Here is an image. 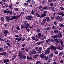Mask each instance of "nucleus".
<instances>
[{
  "mask_svg": "<svg viewBox=\"0 0 64 64\" xmlns=\"http://www.w3.org/2000/svg\"><path fill=\"white\" fill-rule=\"evenodd\" d=\"M45 54H46L45 53L42 54L40 55L41 57L42 58H44V60H47V62L50 63V60L51 61V59L48 56H47L46 57L45 56Z\"/></svg>",
  "mask_w": 64,
  "mask_h": 64,
  "instance_id": "obj_1",
  "label": "nucleus"
},
{
  "mask_svg": "<svg viewBox=\"0 0 64 64\" xmlns=\"http://www.w3.org/2000/svg\"><path fill=\"white\" fill-rule=\"evenodd\" d=\"M6 21L7 22H9L10 20H12L15 19L14 16H6Z\"/></svg>",
  "mask_w": 64,
  "mask_h": 64,
  "instance_id": "obj_2",
  "label": "nucleus"
},
{
  "mask_svg": "<svg viewBox=\"0 0 64 64\" xmlns=\"http://www.w3.org/2000/svg\"><path fill=\"white\" fill-rule=\"evenodd\" d=\"M24 27L25 29H27L29 27H30V25L29 24L27 23V21L25 20L24 22Z\"/></svg>",
  "mask_w": 64,
  "mask_h": 64,
  "instance_id": "obj_3",
  "label": "nucleus"
},
{
  "mask_svg": "<svg viewBox=\"0 0 64 64\" xmlns=\"http://www.w3.org/2000/svg\"><path fill=\"white\" fill-rule=\"evenodd\" d=\"M42 48L40 47V48L36 47V50L37 51H38L37 52L38 54H40L41 53V51H42Z\"/></svg>",
  "mask_w": 64,
  "mask_h": 64,
  "instance_id": "obj_4",
  "label": "nucleus"
},
{
  "mask_svg": "<svg viewBox=\"0 0 64 64\" xmlns=\"http://www.w3.org/2000/svg\"><path fill=\"white\" fill-rule=\"evenodd\" d=\"M2 32H4V34H3V35L4 36H7V35H8L9 33V31L7 30H4H4H2Z\"/></svg>",
  "mask_w": 64,
  "mask_h": 64,
  "instance_id": "obj_5",
  "label": "nucleus"
},
{
  "mask_svg": "<svg viewBox=\"0 0 64 64\" xmlns=\"http://www.w3.org/2000/svg\"><path fill=\"white\" fill-rule=\"evenodd\" d=\"M58 36H57L58 38H60L61 37H62V32L60 31L58 34Z\"/></svg>",
  "mask_w": 64,
  "mask_h": 64,
  "instance_id": "obj_6",
  "label": "nucleus"
},
{
  "mask_svg": "<svg viewBox=\"0 0 64 64\" xmlns=\"http://www.w3.org/2000/svg\"><path fill=\"white\" fill-rule=\"evenodd\" d=\"M26 18L27 20H31L32 19V18H33V17H32V16H27Z\"/></svg>",
  "mask_w": 64,
  "mask_h": 64,
  "instance_id": "obj_7",
  "label": "nucleus"
},
{
  "mask_svg": "<svg viewBox=\"0 0 64 64\" xmlns=\"http://www.w3.org/2000/svg\"><path fill=\"white\" fill-rule=\"evenodd\" d=\"M24 55L21 54V52L20 51L19 52V54L18 56H19L20 58V59H21L23 58V56Z\"/></svg>",
  "mask_w": 64,
  "mask_h": 64,
  "instance_id": "obj_8",
  "label": "nucleus"
},
{
  "mask_svg": "<svg viewBox=\"0 0 64 64\" xmlns=\"http://www.w3.org/2000/svg\"><path fill=\"white\" fill-rule=\"evenodd\" d=\"M50 48H51V50H56V48L53 45H52L50 46Z\"/></svg>",
  "mask_w": 64,
  "mask_h": 64,
  "instance_id": "obj_9",
  "label": "nucleus"
},
{
  "mask_svg": "<svg viewBox=\"0 0 64 64\" xmlns=\"http://www.w3.org/2000/svg\"><path fill=\"white\" fill-rule=\"evenodd\" d=\"M0 55H4V56H6L7 54L6 52H4L3 53H0Z\"/></svg>",
  "mask_w": 64,
  "mask_h": 64,
  "instance_id": "obj_10",
  "label": "nucleus"
},
{
  "mask_svg": "<svg viewBox=\"0 0 64 64\" xmlns=\"http://www.w3.org/2000/svg\"><path fill=\"white\" fill-rule=\"evenodd\" d=\"M57 48L60 50H62L63 49V48L60 47V46H59L57 47Z\"/></svg>",
  "mask_w": 64,
  "mask_h": 64,
  "instance_id": "obj_11",
  "label": "nucleus"
},
{
  "mask_svg": "<svg viewBox=\"0 0 64 64\" xmlns=\"http://www.w3.org/2000/svg\"><path fill=\"white\" fill-rule=\"evenodd\" d=\"M9 61V60L8 59H4V63H6Z\"/></svg>",
  "mask_w": 64,
  "mask_h": 64,
  "instance_id": "obj_12",
  "label": "nucleus"
},
{
  "mask_svg": "<svg viewBox=\"0 0 64 64\" xmlns=\"http://www.w3.org/2000/svg\"><path fill=\"white\" fill-rule=\"evenodd\" d=\"M54 41L57 43H60V41L58 40L57 38H56L54 39Z\"/></svg>",
  "mask_w": 64,
  "mask_h": 64,
  "instance_id": "obj_13",
  "label": "nucleus"
},
{
  "mask_svg": "<svg viewBox=\"0 0 64 64\" xmlns=\"http://www.w3.org/2000/svg\"><path fill=\"white\" fill-rule=\"evenodd\" d=\"M50 50H46L44 52L46 54H49V53H50Z\"/></svg>",
  "mask_w": 64,
  "mask_h": 64,
  "instance_id": "obj_14",
  "label": "nucleus"
},
{
  "mask_svg": "<svg viewBox=\"0 0 64 64\" xmlns=\"http://www.w3.org/2000/svg\"><path fill=\"white\" fill-rule=\"evenodd\" d=\"M52 38H53L54 39H55L56 38H58V36H57V35H55L52 36Z\"/></svg>",
  "mask_w": 64,
  "mask_h": 64,
  "instance_id": "obj_15",
  "label": "nucleus"
},
{
  "mask_svg": "<svg viewBox=\"0 0 64 64\" xmlns=\"http://www.w3.org/2000/svg\"><path fill=\"white\" fill-rule=\"evenodd\" d=\"M14 19H16L17 18H20V17H21L20 15L17 16H14Z\"/></svg>",
  "mask_w": 64,
  "mask_h": 64,
  "instance_id": "obj_16",
  "label": "nucleus"
},
{
  "mask_svg": "<svg viewBox=\"0 0 64 64\" xmlns=\"http://www.w3.org/2000/svg\"><path fill=\"white\" fill-rule=\"evenodd\" d=\"M46 19L44 18L43 19L42 21V24H44V23H46Z\"/></svg>",
  "mask_w": 64,
  "mask_h": 64,
  "instance_id": "obj_17",
  "label": "nucleus"
},
{
  "mask_svg": "<svg viewBox=\"0 0 64 64\" xmlns=\"http://www.w3.org/2000/svg\"><path fill=\"white\" fill-rule=\"evenodd\" d=\"M42 9L44 10H48V6H45V7H44L42 8Z\"/></svg>",
  "mask_w": 64,
  "mask_h": 64,
  "instance_id": "obj_18",
  "label": "nucleus"
},
{
  "mask_svg": "<svg viewBox=\"0 0 64 64\" xmlns=\"http://www.w3.org/2000/svg\"><path fill=\"white\" fill-rule=\"evenodd\" d=\"M46 14H44V13L43 14H41V16L42 17H45V16H46Z\"/></svg>",
  "mask_w": 64,
  "mask_h": 64,
  "instance_id": "obj_19",
  "label": "nucleus"
},
{
  "mask_svg": "<svg viewBox=\"0 0 64 64\" xmlns=\"http://www.w3.org/2000/svg\"><path fill=\"white\" fill-rule=\"evenodd\" d=\"M64 54V53H63V52H60L59 53V56H62V54Z\"/></svg>",
  "mask_w": 64,
  "mask_h": 64,
  "instance_id": "obj_20",
  "label": "nucleus"
},
{
  "mask_svg": "<svg viewBox=\"0 0 64 64\" xmlns=\"http://www.w3.org/2000/svg\"><path fill=\"white\" fill-rule=\"evenodd\" d=\"M49 42H50V40L48 39L46 40V42L48 43V44H49Z\"/></svg>",
  "mask_w": 64,
  "mask_h": 64,
  "instance_id": "obj_21",
  "label": "nucleus"
},
{
  "mask_svg": "<svg viewBox=\"0 0 64 64\" xmlns=\"http://www.w3.org/2000/svg\"><path fill=\"white\" fill-rule=\"evenodd\" d=\"M38 56L39 55H36L34 56V57L35 58H37Z\"/></svg>",
  "mask_w": 64,
  "mask_h": 64,
  "instance_id": "obj_22",
  "label": "nucleus"
},
{
  "mask_svg": "<svg viewBox=\"0 0 64 64\" xmlns=\"http://www.w3.org/2000/svg\"><path fill=\"white\" fill-rule=\"evenodd\" d=\"M63 20V18L61 17V18H59L58 19V20H59V21H62Z\"/></svg>",
  "mask_w": 64,
  "mask_h": 64,
  "instance_id": "obj_23",
  "label": "nucleus"
},
{
  "mask_svg": "<svg viewBox=\"0 0 64 64\" xmlns=\"http://www.w3.org/2000/svg\"><path fill=\"white\" fill-rule=\"evenodd\" d=\"M46 21L47 22H49L50 21V19L49 17H48L46 18Z\"/></svg>",
  "mask_w": 64,
  "mask_h": 64,
  "instance_id": "obj_24",
  "label": "nucleus"
},
{
  "mask_svg": "<svg viewBox=\"0 0 64 64\" xmlns=\"http://www.w3.org/2000/svg\"><path fill=\"white\" fill-rule=\"evenodd\" d=\"M33 54H35L36 53V52L35 50H34L32 51Z\"/></svg>",
  "mask_w": 64,
  "mask_h": 64,
  "instance_id": "obj_25",
  "label": "nucleus"
},
{
  "mask_svg": "<svg viewBox=\"0 0 64 64\" xmlns=\"http://www.w3.org/2000/svg\"><path fill=\"white\" fill-rule=\"evenodd\" d=\"M60 18V16H57L56 17V20H58Z\"/></svg>",
  "mask_w": 64,
  "mask_h": 64,
  "instance_id": "obj_26",
  "label": "nucleus"
},
{
  "mask_svg": "<svg viewBox=\"0 0 64 64\" xmlns=\"http://www.w3.org/2000/svg\"><path fill=\"white\" fill-rule=\"evenodd\" d=\"M53 55H54L53 54V53H51L50 54L49 56L50 57H53Z\"/></svg>",
  "mask_w": 64,
  "mask_h": 64,
  "instance_id": "obj_27",
  "label": "nucleus"
},
{
  "mask_svg": "<svg viewBox=\"0 0 64 64\" xmlns=\"http://www.w3.org/2000/svg\"><path fill=\"white\" fill-rule=\"evenodd\" d=\"M36 64H41V62L40 61H38L36 62Z\"/></svg>",
  "mask_w": 64,
  "mask_h": 64,
  "instance_id": "obj_28",
  "label": "nucleus"
},
{
  "mask_svg": "<svg viewBox=\"0 0 64 64\" xmlns=\"http://www.w3.org/2000/svg\"><path fill=\"white\" fill-rule=\"evenodd\" d=\"M6 45L8 46H11V44L10 42H8L6 44Z\"/></svg>",
  "mask_w": 64,
  "mask_h": 64,
  "instance_id": "obj_29",
  "label": "nucleus"
},
{
  "mask_svg": "<svg viewBox=\"0 0 64 64\" xmlns=\"http://www.w3.org/2000/svg\"><path fill=\"white\" fill-rule=\"evenodd\" d=\"M54 32L55 33H58V32H59V31H58V30H56L54 31Z\"/></svg>",
  "mask_w": 64,
  "mask_h": 64,
  "instance_id": "obj_30",
  "label": "nucleus"
},
{
  "mask_svg": "<svg viewBox=\"0 0 64 64\" xmlns=\"http://www.w3.org/2000/svg\"><path fill=\"white\" fill-rule=\"evenodd\" d=\"M47 30H49L50 31V28L49 27H47L46 28V31H47Z\"/></svg>",
  "mask_w": 64,
  "mask_h": 64,
  "instance_id": "obj_31",
  "label": "nucleus"
},
{
  "mask_svg": "<svg viewBox=\"0 0 64 64\" xmlns=\"http://www.w3.org/2000/svg\"><path fill=\"white\" fill-rule=\"evenodd\" d=\"M30 2H31L32 3V4H35V2H34V1H33V0H30Z\"/></svg>",
  "mask_w": 64,
  "mask_h": 64,
  "instance_id": "obj_32",
  "label": "nucleus"
},
{
  "mask_svg": "<svg viewBox=\"0 0 64 64\" xmlns=\"http://www.w3.org/2000/svg\"><path fill=\"white\" fill-rule=\"evenodd\" d=\"M28 4L26 3H25L24 4V6H28Z\"/></svg>",
  "mask_w": 64,
  "mask_h": 64,
  "instance_id": "obj_33",
  "label": "nucleus"
},
{
  "mask_svg": "<svg viewBox=\"0 0 64 64\" xmlns=\"http://www.w3.org/2000/svg\"><path fill=\"white\" fill-rule=\"evenodd\" d=\"M60 27H64V25L63 24H61L60 25Z\"/></svg>",
  "mask_w": 64,
  "mask_h": 64,
  "instance_id": "obj_34",
  "label": "nucleus"
},
{
  "mask_svg": "<svg viewBox=\"0 0 64 64\" xmlns=\"http://www.w3.org/2000/svg\"><path fill=\"white\" fill-rule=\"evenodd\" d=\"M37 44L38 45H40L41 44V42H37Z\"/></svg>",
  "mask_w": 64,
  "mask_h": 64,
  "instance_id": "obj_35",
  "label": "nucleus"
},
{
  "mask_svg": "<svg viewBox=\"0 0 64 64\" xmlns=\"http://www.w3.org/2000/svg\"><path fill=\"white\" fill-rule=\"evenodd\" d=\"M22 59H26V56L24 55Z\"/></svg>",
  "mask_w": 64,
  "mask_h": 64,
  "instance_id": "obj_36",
  "label": "nucleus"
},
{
  "mask_svg": "<svg viewBox=\"0 0 64 64\" xmlns=\"http://www.w3.org/2000/svg\"><path fill=\"white\" fill-rule=\"evenodd\" d=\"M60 10H64V8L63 7L61 6L60 8Z\"/></svg>",
  "mask_w": 64,
  "mask_h": 64,
  "instance_id": "obj_37",
  "label": "nucleus"
},
{
  "mask_svg": "<svg viewBox=\"0 0 64 64\" xmlns=\"http://www.w3.org/2000/svg\"><path fill=\"white\" fill-rule=\"evenodd\" d=\"M32 39L33 40H35V37L33 36H32Z\"/></svg>",
  "mask_w": 64,
  "mask_h": 64,
  "instance_id": "obj_38",
  "label": "nucleus"
},
{
  "mask_svg": "<svg viewBox=\"0 0 64 64\" xmlns=\"http://www.w3.org/2000/svg\"><path fill=\"white\" fill-rule=\"evenodd\" d=\"M40 31H41L39 29H38L37 30V32L39 33V32H40Z\"/></svg>",
  "mask_w": 64,
  "mask_h": 64,
  "instance_id": "obj_39",
  "label": "nucleus"
},
{
  "mask_svg": "<svg viewBox=\"0 0 64 64\" xmlns=\"http://www.w3.org/2000/svg\"><path fill=\"white\" fill-rule=\"evenodd\" d=\"M38 35L40 37L41 36V33L40 32L38 34Z\"/></svg>",
  "mask_w": 64,
  "mask_h": 64,
  "instance_id": "obj_40",
  "label": "nucleus"
},
{
  "mask_svg": "<svg viewBox=\"0 0 64 64\" xmlns=\"http://www.w3.org/2000/svg\"><path fill=\"white\" fill-rule=\"evenodd\" d=\"M46 3V2L45 1V0H43L42 2V4H45Z\"/></svg>",
  "mask_w": 64,
  "mask_h": 64,
  "instance_id": "obj_41",
  "label": "nucleus"
},
{
  "mask_svg": "<svg viewBox=\"0 0 64 64\" xmlns=\"http://www.w3.org/2000/svg\"><path fill=\"white\" fill-rule=\"evenodd\" d=\"M58 51H55L54 53L55 54H58Z\"/></svg>",
  "mask_w": 64,
  "mask_h": 64,
  "instance_id": "obj_42",
  "label": "nucleus"
},
{
  "mask_svg": "<svg viewBox=\"0 0 64 64\" xmlns=\"http://www.w3.org/2000/svg\"><path fill=\"white\" fill-rule=\"evenodd\" d=\"M4 50V49L3 48H0V51H3V50Z\"/></svg>",
  "mask_w": 64,
  "mask_h": 64,
  "instance_id": "obj_43",
  "label": "nucleus"
},
{
  "mask_svg": "<svg viewBox=\"0 0 64 64\" xmlns=\"http://www.w3.org/2000/svg\"><path fill=\"white\" fill-rule=\"evenodd\" d=\"M32 14H34V10H32V13H31Z\"/></svg>",
  "mask_w": 64,
  "mask_h": 64,
  "instance_id": "obj_44",
  "label": "nucleus"
},
{
  "mask_svg": "<svg viewBox=\"0 0 64 64\" xmlns=\"http://www.w3.org/2000/svg\"><path fill=\"white\" fill-rule=\"evenodd\" d=\"M21 29H23V28H24V26H23V25H21Z\"/></svg>",
  "mask_w": 64,
  "mask_h": 64,
  "instance_id": "obj_45",
  "label": "nucleus"
},
{
  "mask_svg": "<svg viewBox=\"0 0 64 64\" xmlns=\"http://www.w3.org/2000/svg\"><path fill=\"white\" fill-rule=\"evenodd\" d=\"M62 12H59V13H58L57 14H58V15H62Z\"/></svg>",
  "mask_w": 64,
  "mask_h": 64,
  "instance_id": "obj_46",
  "label": "nucleus"
},
{
  "mask_svg": "<svg viewBox=\"0 0 64 64\" xmlns=\"http://www.w3.org/2000/svg\"><path fill=\"white\" fill-rule=\"evenodd\" d=\"M12 7V4H10L9 6V8H11Z\"/></svg>",
  "mask_w": 64,
  "mask_h": 64,
  "instance_id": "obj_47",
  "label": "nucleus"
},
{
  "mask_svg": "<svg viewBox=\"0 0 64 64\" xmlns=\"http://www.w3.org/2000/svg\"><path fill=\"white\" fill-rule=\"evenodd\" d=\"M14 10L16 12L17 11H18V8H14Z\"/></svg>",
  "mask_w": 64,
  "mask_h": 64,
  "instance_id": "obj_48",
  "label": "nucleus"
},
{
  "mask_svg": "<svg viewBox=\"0 0 64 64\" xmlns=\"http://www.w3.org/2000/svg\"><path fill=\"white\" fill-rule=\"evenodd\" d=\"M29 54L30 55H32V54H33V52H30L29 53Z\"/></svg>",
  "mask_w": 64,
  "mask_h": 64,
  "instance_id": "obj_49",
  "label": "nucleus"
},
{
  "mask_svg": "<svg viewBox=\"0 0 64 64\" xmlns=\"http://www.w3.org/2000/svg\"><path fill=\"white\" fill-rule=\"evenodd\" d=\"M4 18L3 17H2L1 18V21H4Z\"/></svg>",
  "mask_w": 64,
  "mask_h": 64,
  "instance_id": "obj_50",
  "label": "nucleus"
},
{
  "mask_svg": "<svg viewBox=\"0 0 64 64\" xmlns=\"http://www.w3.org/2000/svg\"><path fill=\"white\" fill-rule=\"evenodd\" d=\"M60 43H61V45H62V44H63V41H62V40H60Z\"/></svg>",
  "mask_w": 64,
  "mask_h": 64,
  "instance_id": "obj_51",
  "label": "nucleus"
},
{
  "mask_svg": "<svg viewBox=\"0 0 64 64\" xmlns=\"http://www.w3.org/2000/svg\"><path fill=\"white\" fill-rule=\"evenodd\" d=\"M39 9H41V8H43V7L42 6H38Z\"/></svg>",
  "mask_w": 64,
  "mask_h": 64,
  "instance_id": "obj_52",
  "label": "nucleus"
},
{
  "mask_svg": "<svg viewBox=\"0 0 64 64\" xmlns=\"http://www.w3.org/2000/svg\"><path fill=\"white\" fill-rule=\"evenodd\" d=\"M0 41H5V40H4L3 39V38H1L0 39Z\"/></svg>",
  "mask_w": 64,
  "mask_h": 64,
  "instance_id": "obj_53",
  "label": "nucleus"
},
{
  "mask_svg": "<svg viewBox=\"0 0 64 64\" xmlns=\"http://www.w3.org/2000/svg\"><path fill=\"white\" fill-rule=\"evenodd\" d=\"M52 29H56V27L55 26H54L52 27Z\"/></svg>",
  "mask_w": 64,
  "mask_h": 64,
  "instance_id": "obj_54",
  "label": "nucleus"
},
{
  "mask_svg": "<svg viewBox=\"0 0 64 64\" xmlns=\"http://www.w3.org/2000/svg\"><path fill=\"white\" fill-rule=\"evenodd\" d=\"M50 6H53V3H51L50 4Z\"/></svg>",
  "mask_w": 64,
  "mask_h": 64,
  "instance_id": "obj_55",
  "label": "nucleus"
},
{
  "mask_svg": "<svg viewBox=\"0 0 64 64\" xmlns=\"http://www.w3.org/2000/svg\"><path fill=\"white\" fill-rule=\"evenodd\" d=\"M46 13H47V11H44L43 12V13L46 14Z\"/></svg>",
  "mask_w": 64,
  "mask_h": 64,
  "instance_id": "obj_56",
  "label": "nucleus"
},
{
  "mask_svg": "<svg viewBox=\"0 0 64 64\" xmlns=\"http://www.w3.org/2000/svg\"><path fill=\"white\" fill-rule=\"evenodd\" d=\"M63 62H64V61L62 60H61L60 61V63H63Z\"/></svg>",
  "mask_w": 64,
  "mask_h": 64,
  "instance_id": "obj_57",
  "label": "nucleus"
},
{
  "mask_svg": "<svg viewBox=\"0 0 64 64\" xmlns=\"http://www.w3.org/2000/svg\"><path fill=\"white\" fill-rule=\"evenodd\" d=\"M10 15L12 14V11H10Z\"/></svg>",
  "mask_w": 64,
  "mask_h": 64,
  "instance_id": "obj_58",
  "label": "nucleus"
},
{
  "mask_svg": "<svg viewBox=\"0 0 64 64\" xmlns=\"http://www.w3.org/2000/svg\"><path fill=\"white\" fill-rule=\"evenodd\" d=\"M4 48L5 49H7L8 48V46H4Z\"/></svg>",
  "mask_w": 64,
  "mask_h": 64,
  "instance_id": "obj_59",
  "label": "nucleus"
},
{
  "mask_svg": "<svg viewBox=\"0 0 64 64\" xmlns=\"http://www.w3.org/2000/svg\"><path fill=\"white\" fill-rule=\"evenodd\" d=\"M51 19L52 20H53L54 19V18L53 17L51 16Z\"/></svg>",
  "mask_w": 64,
  "mask_h": 64,
  "instance_id": "obj_60",
  "label": "nucleus"
},
{
  "mask_svg": "<svg viewBox=\"0 0 64 64\" xmlns=\"http://www.w3.org/2000/svg\"><path fill=\"white\" fill-rule=\"evenodd\" d=\"M50 42H54V40H53L52 39L51 40H50Z\"/></svg>",
  "mask_w": 64,
  "mask_h": 64,
  "instance_id": "obj_61",
  "label": "nucleus"
},
{
  "mask_svg": "<svg viewBox=\"0 0 64 64\" xmlns=\"http://www.w3.org/2000/svg\"><path fill=\"white\" fill-rule=\"evenodd\" d=\"M16 29L17 30H20V28H19V27H16Z\"/></svg>",
  "mask_w": 64,
  "mask_h": 64,
  "instance_id": "obj_62",
  "label": "nucleus"
},
{
  "mask_svg": "<svg viewBox=\"0 0 64 64\" xmlns=\"http://www.w3.org/2000/svg\"><path fill=\"white\" fill-rule=\"evenodd\" d=\"M26 50V52H28L29 51V49H27Z\"/></svg>",
  "mask_w": 64,
  "mask_h": 64,
  "instance_id": "obj_63",
  "label": "nucleus"
},
{
  "mask_svg": "<svg viewBox=\"0 0 64 64\" xmlns=\"http://www.w3.org/2000/svg\"><path fill=\"white\" fill-rule=\"evenodd\" d=\"M25 46V44H22V47H24Z\"/></svg>",
  "mask_w": 64,
  "mask_h": 64,
  "instance_id": "obj_64",
  "label": "nucleus"
}]
</instances>
